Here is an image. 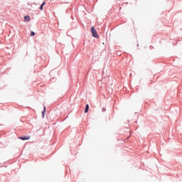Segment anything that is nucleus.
Listing matches in <instances>:
<instances>
[{"label": "nucleus", "instance_id": "f257e3e1", "mask_svg": "<svg viewBox=\"0 0 182 182\" xmlns=\"http://www.w3.org/2000/svg\"><path fill=\"white\" fill-rule=\"evenodd\" d=\"M91 31H92V35L93 36V37H95L96 38H98L97 31L95 30L94 26H92L91 27Z\"/></svg>", "mask_w": 182, "mask_h": 182}, {"label": "nucleus", "instance_id": "f03ea898", "mask_svg": "<svg viewBox=\"0 0 182 182\" xmlns=\"http://www.w3.org/2000/svg\"><path fill=\"white\" fill-rule=\"evenodd\" d=\"M21 140H29L31 139V136H25L24 137H18Z\"/></svg>", "mask_w": 182, "mask_h": 182}, {"label": "nucleus", "instance_id": "7ed1b4c3", "mask_svg": "<svg viewBox=\"0 0 182 182\" xmlns=\"http://www.w3.org/2000/svg\"><path fill=\"white\" fill-rule=\"evenodd\" d=\"M24 20H25V21H31L30 16H24Z\"/></svg>", "mask_w": 182, "mask_h": 182}, {"label": "nucleus", "instance_id": "20e7f679", "mask_svg": "<svg viewBox=\"0 0 182 182\" xmlns=\"http://www.w3.org/2000/svg\"><path fill=\"white\" fill-rule=\"evenodd\" d=\"M89 111V104H87V105L85 106V114H87Z\"/></svg>", "mask_w": 182, "mask_h": 182}, {"label": "nucleus", "instance_id": "39448f33", "mask_svg": "<svg viewBox=\"0 0 182 182\" xmlns=\"http://www.w3.org/2000/svg\"><path fill=\"white\" fill-rule=\"evenodd\" d=\"M46 5V2H43L42 5L40 6L41 11H43V6Z\"/></svg>", "mask_w": 182, "mask_h": 182}, {"label": "nucleus", "instance_id": "423d86ee", "mask_svg": "<svg viewBox=\"0 0 182 182\" xmlns=\"http://www.w3.org/2000/svg\"><path fill=\"white\" fill-rule=\"evenodd\" d=\"M45 112H46V107H44V109H43V111L42 112L43 116H44Z\"/></svg>", "mask_w": 182, "mask_h": 182}, {"label": "nucleus", "instance_id": "0eeeda50", "mask_svg": "<svg viewBox=\"0 0 182 182\" xmlns=\"http://www.w3.org/2000/svg\"><path fill=\"white\" fill-rule=\"evenodd\" d=\"M31 36H35V33H34V31H31Z\"/></svg>", "mask_w": 182, "mask_h": 182}, {"label": "nucleus", "instance_id": "6e6552de", "mask_svg": "<svg viewBox=\"0 0 182 182\" xmlns=\"http://www.w3.org/2000/svg\"><path fill=\"white\" fill-rule=\"evenodd\" d=\"M105 111H107L106 108H102V112H105Z\"/></svg>", "mask_w": 182, "mask_h": 182}]
</instances>
